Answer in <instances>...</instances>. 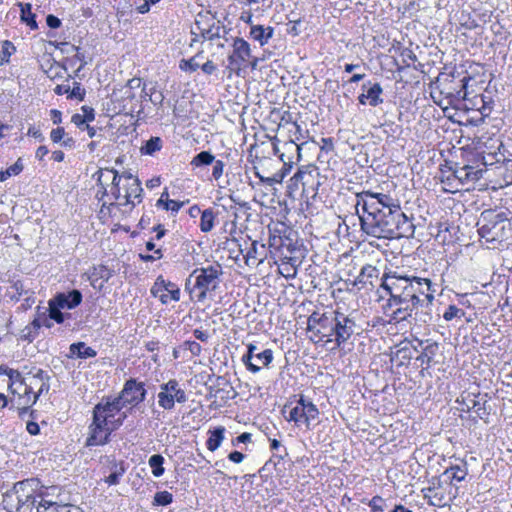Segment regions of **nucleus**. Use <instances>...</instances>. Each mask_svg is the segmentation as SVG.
Returning <instances> with one entry per match:
<instances>
[{"mask_svg": "<svg viewBox=\"0 0 512 512\" xmlns=\"http://www.w3.org/2000/svg\"><path fill=\"white\" fill-rule=\"evenodd\" d=\"M356 214L361 231L383 239L412 238L415 225L390 195L362 191L356 194Z\"/></svg>", "mask_w": 512, "mask_h": 512, "instance_id": "obj_1", "label": "nucleus"}, {"mask_svg": "<svg viewBox=\"0 0 512 512\" xmlns=\"http://www.w3.org/2000/svg\"><path fill=\"white\" fill-rule=\"evenodd\" d=\"M381 287L390 295L388 306L397 307L390 314L389 323L410 321L414 310L420 306L432 304L436 291L428 278L401 275L397 272L386 274L382 279Z\"/></svg>", "mask_w": 512, "mask_h": 512, "instance_id": "obj_2", "label": "nucleus"}, {"mask_svg": "<svg viewBox=\"0 0 512 512\" xmlns=\"http://www.w3.org/2000/svg\"><path fill=\"white\" fill-rule=\"evenodd\" d=\"M307 331L314 343L333 344V349L343 348L354 336L362 333L356 322V313H344L340 309L324 313L313 312L307 319Z\"/></svg>", "mask_w": 512, "mask_h": 512, "instance_id": "obj_3", "label": "nucleus"}, {"mask_svg": "<svg viewBox=\"0 0 512 512\" xmlns=\"http://www.w3.org/2000/svg\"><path fill=\"white\" fill-rule=\"evenodd\" d=\"M40 481L37 478H29L19 481L3 494L2 504L8 512H32L39 504L37 501L41 495L37 494Z\"/></svg>", "mask_w": 512, "mask_h": 512, "instance_id": "obj_4", "label": "nucleus"}, {"mask_svg": "<svg viewBox=\"0 0 512 512\" xmlns=\"http://www.w3.org/2000/svg\"><path fill=\"white\" fill-rule=\"evenodd\" d=\"M220 265L196 268L186 279L185 288L189 289L192 278H195L193 288L199 291L197 295L198 301H204L208 291H214L219 284V277L222 275Z\"/></svg>", "mask_w": 512, "mask_h": 512, "instance_id": "obj_5", "label": "nucleus"}, {"mask_svg": "<svg viewBox=\"0 0 512 512\" xmlns=\"http://www.w3.org/2000/svg\"><path fill=\"white\" fill-rule=\"evenodd\" d=\"M508 220L506 212L484 210L478 222V234L487 242L500 241L504 234V222Z\"/></svg>", "mask_w": 512, "mask_h": 512, "instance_id": "obj_6", "label": "nucleus"}, {"mask_svg": "<svg viewBox=\"0 0 512 512\" xmlns=\"http://www.w3.org/2000/svg\"><path fill=\"white\" fill-rule=\"evenodd\" d=\"M146 396L145 383L135 378L126 380L122 390L117 395L118 399L122 401L123 406H129L130 410L141 404L146 399Z\"/></svg>", "mask_w": 512, "mask_h": 512, "instance_id": "obj_7", "label": "nucleus"}, {"mask_svg": "<svg viewBox=\"0 0 512 512\" xmlns=\"http://www.w3.org/2000/svg\"><path fill=\"white\" fill-rule=\"evenodd\" d=\"M258 350L255 344L250 343L247 345V352L242 356V362L247 370L252 373L259 372L261 367H267L273 360V351L271 349Z\"/></svg>", "mask_w": 512, "mask_h": 512, "instance_id": "obj_8", "label": "nucleus"}, {"mask_svg": "<svg viewBox=\"0 0 512 512\" xmlns=\"http://www.w3.org/2000/svg\"><path fill=\"white\" fill-rule=\"evenodd\" d=\"M124 408L117 396H103L92 411V416L103 422H110Z\"/></svg>", "mask_w": 512, "mask_h": 512, "instance_id": "obj_9", "label": "nucleus"}, {"mask_svg": "<svg viewBox=\"0 0 512 512\" xmlns=\"http://www.w3.org/2000/svg\"><path fill=\"white\" fill-rule=\"evenodd\" d=\"M89 435L86 439L85 445L91 446H102L110 441L112 432L108 427V422H103L99 418L92 416V422L88 426Z\"/></svg>", "mask_w": 512, "mask_h": 512, "instance_id": "obj_10", "label": "nucleus"}, {"mask_svg": "<svg viewBox=\"0 0 512 512\" xmlns=\"http://www.w3.org/2000/svg\"><path fill=\"white\" fill-rule=\"evenodd\" d=\"M13 398L10 399V409H16L19 417L23 418L29 411V408L37 402L33 396L31 385H25L22 390H13Z\"/></svg>", "mask_w": 512, "mask_h": 512, "instance_id": "obj_11", "label": "nucleus"}, {"mask_svg": "<svg viewBox=\"0 0 512 512\" xmlns=\"http://www.w3.org/2000/svg\"><path fill=\"white\" fill-rule=\"evenodd\" d=\"M233 52L228 56L231 65H242L252 58V49L250 44L243 38L236 37L233 40Z\"/></svg>", "mask_w": 512, "mask_h": 512, "instance_id": "obj_12", "label": "nucleus"}, {"mask_svg": "<svg viewBox=\"0 0 512 512\" xmlns=\"http://www.w3.org/2000/svg\"><path fill=\"white\" fill-rule=\"evenodd\" d=\"M273 151L274 154L279 155L283 163V167L280 171H285V169H289L290 171L294 163L293 154H297V160L300 159L301 145L296 144L294 141H288L283 144L282 152H280L278 146L273 144Z\"/></svg>", "mask_w": 512, "mask_h": 512, "instance_id": "obj_13", "label": "nucleus"}, {"mask_svg": "<svg viewBox=\"0 0 512 512\" xmlns=\"http://www.w3.org/2000/svg\"><path fill=\"white\" fill-rule=\"evenodd\" d=\"M83 299L82 293L80 290L73 289L67 293L60 292L57 293L53 298L49 300V302L53 303L56 307L61 309H74L78 305L81 304Z\"/></svg>", "mask_w": 512, "mask_h": 512, "instance_id": "obj_14", "label": "nucleus"}, {"mask_svg": "<svg viewBox=\"0 0 512 512\" xmlns=\"http://www.w3.org/2000/svg\"><path fill=\"white\" fill-rule=\"evenodd\" d=\"M29 385H31V388L33 389V384H35L36 381H40V386L38 388V391L36 393L33 392V396L35 399H39V397L42 394H47L50 390V379L51 377L49 374L42 370L41 368H33L29 373Z\"/></svg>", "mask_w": 512, "mask_h": 512, "instance_id": "obj_15", "label": "nucleus"}, {"mask_svg": "<svg viewBox=\"0 0 512 512\" xmlns=\"http://www.w3.org/2000/svg\"><path fill=\"white\" fill-rule=\"evenodd\" d=\"M274 36V28L264 25H252L248 37L254 42H258L260 46H265Z\"/></svg>", "mask_w": 512, "mask_h": 512, "instance_id": "obj_16", "label": "nucleus"}, {"mask_svg": "<svg viewBox=\"0 0 512 512\" xmlns=\"http://www.w3.org/2000/svg\"><path fill=\"white\" fill-rule=\"evenodd\" d=\"M361 89L366 92L370 106L377 107L383 103V88L379 82L368 80L361 85Z\"/></svg>", "mask_w": 512, "mask_h": 512, "instance_id": "obj_17", "label": "nucleus"}, {"mask_svg": "<svg viewBox=\"0 0 512 512\" xmlns=\"http://www.w3.org/2000/svg\"><path fill=\"white\" fill-rule=\"evenodd\" d=\"M36 512H84L80 507L72 504H58L56 502L41 500L36 506Z\"/></svg>", "mask_w": 512, "mask_h": 512, "instance_id": "obj_18", "label": "nucleus"}, {"mask_svg": "<svg viewBox=\"0 0 512 512\" xmlns=\"http://www.w3.org/2000/svg\"><path fill=\"white\" fill-rule=\"evenodd\" d=\"M471 77L465 76L460 80V84L454 88H443L440 90L441 94H446L448 98H454L456 100H465L467 97V86L470 82Z\"/></svg>", "mask_w": 512, "mask_h": 512, "instance_id": "obj_19", "label": "nucleus"}, {"mask_svg": "<svg viewBox=\"0 0 512 512\" xmlns=\"http://www.w3.org/2000/svg\"><path fill=\"white\" fill-rule=\"evenodd\" d=\"M438 349L439 345L437 342L426 340V345L421 354L416 358V361L420 362L421 366L425 365V368H429Z\"/></svg>", "mask_w": 512, "mask_h": 512, "instance_id": "obj_20", "label": "nucleus"}, {"mask_svg": "<svg viewBox=\"0 0 512 512\" xmlns=\"http://www.w3.org/2000/svg\"><path fill=\"white\" fill-rule=\"evenodd\" d=\"M170 380L160 385V392L158 393V405L164 410H172L174 408V396L170 392Z\"/></svg>", "mask_w": 512, "mask_h": 512, "instance_id": "obj_21", "label": "nucleus"}, {"mask_svg": "<svg viewBox=\"0 0 512 512\" xmlns=\"http://www.w3.org/2000/svg\"><path fill=\"white\" fill-rule=\"evenodd\" d=\"M69 357H77L80 359L93 358L97 355V352L86 345L84 342H76L69 347Z\"/></svg>", "mask_w": 512, "mask_h": 512, "instance_id": "obj_22", "label": "nucleus"}, {"mask_svg": "<svg viewBox=\"0 0 512 512\" xmlns=\"http://www.w3.org/2000/svg\"><path fill=\"white\" fill-rule=\"evenodd\" d=\"M143 193V188L141 187V182L139 179L133 180L131 183H127L125 190V204H131L132 207L135 206V203L132 201V198L138 199V202H141V197Z\"/></svg>", "mask_w": 512, "mask_h": 512, "instance_id": "obj_23", "label": "nucleus"}, {"mask_svg": "<svg viewBox=\"0 0 512 512\" xmlns=\"http://www.w3.org/2000/svg\"><path fill=\"white\" fill-rule=\"evenodd\" d=\"M316 170L317 168L313 165L302 166L291 178V181H293L295 185L301 183L304 189L305 186L310 184L313 179L312 173L316 172Z\"/></svg>", "mask_w": 512, "mask_h": 512, "instance_id": "obj_24", "label": "nucleus"}, {"mask_svg": "<svg viewBox=\"0 0 512 512\" xmlns=\"http://www.w3.org/2000/svg\"><path fill=\"white\" fill-rule=\"evenodd\" d=\"M20 7V19L25 23L31 30L38 29L36 21V15L32 12V5L30 3H19Z\"/></svg>", "mask_w": 512, "mask_h": 512, "instance_id": "obj_25", "label": "nucleus"}, {"mask_svg": "<svg viewBox=\"0 0 512 512\" xmlns=\"http://www.w3.org/2000/svg\"><path fill=\"white\" fill-rule=\"evenodd\" d=\"M167 289V281L160 275L155 280L150 292L154 297H158L162 304H167L169 296L164 293Z\"/></svg>", "mask_w": 512, "mask_h": 512, "instance_id": "obj_26", "label": "nucleus"}, {"mask_svg": "<svg viewBox=\"0 0 512 512\" xmlns=\"http://www.w3.org/2000/svg\"><path fill=\"white\" fill-rule=\"evenodd\" d=\"M227 33L225 26L220 25V22L213 23L207 29H200L201 36L209 41H214L221 37H224Z\"/></svg>", "mask_w": 512, "mask_h": 512, "instance_id": "obj_27", "label": "nucleus"}, {"mask_svg": "<svg viewBox=\"0 0 512 512\" xmlns=\"http://www.w3.org/2000/svg\"><path fill=\"white\" fill-rule=\"evenodd\" d=\"M29 293L30 288H28L21 280L13 281L7 291V295L15 302L19 301L21 297H24V295H28Z\"/></svg>", "mask_w": 512, "mask_h": 512, "instance_id": "obj_28", "label": "nucleus"}, {"mask_svg": "<svg viewBox=\"0 0 512 512\" xmlns=\"http://www.w3.org/2000/svg\"><path fill=\"white\" fill-rule=\"evenodd\" d=\"M209 433L210 436L206 442V445L208 450L213 452L220 447L224 439L225 428L223 426H219L209 431Z\"/></svg>", "mask_w": 512, "mask_h": 512, "instance_id": "obj_29", "label": "nucleus"}, {"mask_svg": "<svg viewBox=\"0 0 512 512\" xmlns=\"http://www.w3.org/2000/svg\"><path fill=\"white\" fill-rule=\"evenodd\" d=\"M203 58V51H199L196 55L189 59H182L179 62V68L184 72L193 73L201 68L200 60Z\"/></svg>", "mask_w": 512, "mask_h": 512, "instance_id": "obj_30", "label": "nucleus"}, {"mask_svg": "<svg viewBox=\"0 0 512 512\" xmlns=\"http://www.w3.org/2000/svg\"><path fill=\"white\" fill-rule=\"evenodd\" d=\"M169 194L164 191L161 197L157 200L156 206H162L165 210H170L173 213H177L181 207L185 204L183 201L171 200L168 198Z\"/></svg>", "mask_w": 512, "mask_h": 512, "instance_id": "obj_31", "label": "nucleus"}, {"mask_svg": "<svg viewBox=\"0 0 512 512\" xmlns=\"http://www.w3.org/2000/svg\"><path fill=\"white\" fill-rule=\"evenodd\" d=\"M162 147H163V140L158 136H152L140 148V152L142 155L152 156L156 152L160 151L162 149Z\"/></svg>", "mask_w": 512, "mask_h": 512, "instance_id": "obj_32", "label": "nucleus"}, {"mask_svg": "<svg viewBox=\"0 0 512 512\" xmlns=\"http://www.w3.org/2000/svg\"><path fill=\"white\" fill-rule=\"evenodd\" d=\"M485 403H486V401H484V403L481 404L479 400H477L475 398L471 399V400H469L468 403L465 404L466 410L470 411L471 409H474L477 416L480 419L484 420L486 423H488V418H489L490 412L486 408Z\"/></svg>", "mask_w": 512, "mask_h": 512, "instance_id": "obj_33", "label": "nucleus"}, {"mask_svg": "<svg viewBox=\"0 0 512 512\" xmlns=\"http://www.w3.org/2000/svg\"><path fill=\"white\" fill-rule=\"evenodd\" d=\"M110 470H111V473L109 474V476H107L105 478V482L108 485H117L120 481V478L125 473V467H124L123 462H120V463L113 462Z\"/></svg>", "mask_w": 512, "mask_h": 512, "instance_id": "obj_34", "label": "nucleus"}, {"mask_svg": "<svg viewBox=\"0 0 512 512\" xmlns=\"http://www.w3.org/2000/svg\"><path fill=\"white\" fill-rule=\"evenodd\" d=\"M9 380H10V384H9V390L12 392L13 390H22L24 389L25 385H29V383H27V380H29L28 378H24L22 376V374L18 371V370H15L13 369V371H9Z\"/></svg>", "mask_w": 512, "mask_h": 512, "instance_id": "obj_35", "label": "nucleus"}, {"mask_svg": "<svg viewBox=\"0 0 512 512\" xmlns=\"http://www.w3.org/2000/svg\"><path fill=\"white\" fill-rule=\"evenodd\" d=\"M215 213L211 208L205 209L201 213L200 230L204 233L210 232L214 227Z\"/></svg>", "mask_w": 512, "mask_h": 512, "instance_id": "obj_36", "label": "nucleus"}, {"mask_svg": "<svg viewBox=\"0 0 512 512\" xmlns=\"http://www.w3.org/2000/svg\"><path fill=\"white\" fill-rule=\"evenodd\" d=\"M378 269L373 265H365L362 267L359 275L356 278V281L360 284H367L368 282L372 284L370 279L374 277H378Z\"/></svg>", "mask_w": 512, "mask_h": 512, "instance_id": "obj_37", "label": "nucleus"}, {"mask_svg": "<svg viewBox=\"0 0 512 512\" xmlns=\"http://www.w3.org/2000/svg\"><path fill=\"white\" fill-rule=\"evenodd\" d=\"M304 397L301 396L300 399L297 402V405L293 407L290 412L289 416L287 417L288 421H293L295 424L304 423Z\"/></svg>", "mask_w": 512, "mask_h": 512, "instance_id": "obj_38", "label": "nucleus"}, {"mask_svg": "<svg viewBox=\"0 0 512 512\" xmlns=\"http://www.w3.org/2000/svg\"><path fill=\"white\" fill-rule=\"evenodd\" d=\"M303 406L305 408L304 409V423H305L306 427L309 429L310 422L318 418L319 410L316 407V405H314L311 401H307L305 398H304Z\"/></svg>", "mask_w": 512, "mask_h": 512, "instance_id": "obj_39", "label": "nucleus"}, {"mask_svg": "<svg viewBox=\"0 0 512 512\" xmlns=\"http://www.w3.org/2000/svg\"><path fill=\"white\" fill-rule=\"evenodd\" d=\"M254 169H255V175L259 178V180L262 183L269 185V186H273L276 183H281L283 181V179L285 178V176L289 173V169H285V171H279L270 177H264L257 171L256 167H254Z\"/></svg>", "mask_w": 512, "mask_h": 512, "instance_id": "obj_40", "label": "nucleus"}, {"mask_svg": "<svg viewBox=\"0 0 512 512\" xmlns=\"http://www.w3.org/2000/svg\"><path fill=\"white\" fill-rule=\"evenodd\" d=\"M164 457L160 454H154L150 456L148 460V464L152 469V474L155 477H160L164 474Z\"/></svg>", "mask_w": 512, "mask_h": 512, "instance_id": "obj_41", "label": "nucleus"}, {"mask_svg": "<svg viewBox=\"0 0 512 512\" xmlns=\"http://www.w3.org/2000/svg\"><path fill=\"white\" fill-rule=\"evenodd\" d=\"M214 155L210 151H201L195 155L191 161L192 166H207L214 162Z\"/></svg>", "mask_w": 512, "mask_h": 512, "instance_id": "obj_42", "label": "nucleus"}, {"mask_svg": "<svg viewBox=\"0 0 512 512\" xmlns=\"http://www.w3.org/2000/svg\"><path fill=\"white\" fill-rule=\"evenodd\" d=\"M451 475V479L457 480L458 482H461L465 480L468 470L466 467V464L463 466L454 465L447 468L444 472V475Z\"/></svg>", "mask_w": 512, "mask_h": 512, "instance_id": "obj_43", "label": "nucleus"}, {"mask_svg": "<svg viewBox=\"0 0 512 512\" xmlns=\"http://www.w3.org/2000/svg\"><path fill=\"white\" fill-rule=\"evenodd\" d=\"M24 166L22 163V159L19 158L13 165L8 167L5 171L0 172V182L6 181L11 176H16L20 174L23 170Z\"/></svg>", "mask_w": 512, "mask_h": 512, "instance_id": "obj_44", "label": "nucleus"}, {"mask_svg": "<svg viewBox=\"0 0 512 512\" xmlns=\"http://www.w3.org/2000/svg\"><path fill=\"white\" fill-rule=\"evenodd\" d=\"M170 392L173 393L174 396V403H185L187 401V395L185 391L180 387L179 383L175 379L170 380Z\"/></svg>", "mask_w": 512, "mask_h": 512, "instance_id": "obj_45", "label": "nucleus"}, {"mask_svg": "<svg viewBox=\"0 0 512 512\" xmlns=\"http://www.w3.org/2000/svg\"><path fill=\"white\" fill-rule=\"evenodd\" d=\"M16 48L14 44L9 41L5 40L2 43V51L0 55V65H3L4 63H7L9 61L10 56L13 52H15Z\"/></svg>", "mask_w": 512, "mask_h": 512, "instance_id": "obj_46", "label": "nucleus"}, {"mask_svg": "<svg viewBox=\"0 0 512 512\" xmlns=\"http://www.w3.org/2000/svg\"><path fill=\"white\" fill-rule=\"evenodd\" d=\"M453 175L456 179H458L462 184L469 182V169L470 165L458 166L455 168H451Z\"/></svg>", "mask_w": 512, "mask_h": 512, "instance_id": "obj_47", "label": "nucleus"}, {"mask_svg": "<svg viewBox=\"0 0 512 512\" xmlns=\"http://www.w3.org/2000/svg\"><path fill=\"white\" fill-rule=\"evenodd\" d=\"M173 501V495L168 491L157 492L154 496L153 504L157 506H167Z\"/></svg>", "mask_w": 512, "mask_h": 512, "instance_id": "obj_48", "label": "nucleus"}, {"mask_svg": "<svg viewBox=\"0 0 512 512\" xmlns=\"http://www.w3.org/2000/svg\"><path fill=\"white\" fill-rule=\"evenodd\" d=\"M48 304V312L50 319L54 320L58 324H62L66 319V314L61 312V308L56 307L55 305H53V303L48 302Z\"/></svg>", "mask_w": 512, "mask_h": 512, "instance_id": "obj_49", "label": "nucleus"}, {"mask_svg": "<svg viewBox=\"0 0 512 512\" xmlns=\"http://www.w3.org/2000/svg\"><path fill=\"white\" fill-rule=\"evenodd\" d=\"M257 246L258 243L256 241H253L251 243V247L247 250L246 254H244L245 263L249 265H256L257 264Z\"/></svg>", "mask_w": 512, "mask_h": 512, "instance_id": "obj_50", "label": "nucleus"}, {"mask_svg": "<svg viewBox=\"0 0 512 512\" xmlns=\"http://www.w3.org/2000/svg\"><path fill=\"white\" fill-rule=\"evenodd\" d=\"M93 276L97 279H102L103 281L108 282L113 276V271L104 265H100L94 268Z\"/></svg>", "mask_w": 512, "mask_h": 512, "instance_id": "obj_51", "label": "nucleus"}, {"mask_svg": "<svg viewBox=\"0 0 512 512\" xmlns=\"http://www.w3.org/2000/svg\"><path fill=\"white\" fill-rule=\"evenodd\" d=\"M85 94V90L81 88V84L79 82H74L73 88H70V91L68 93V98H76L80 101H83Z\"/></svg>", "mask_w": 512, "mask_h": 512, "instance_id": "obj_52", "label": "nucleus"}, {"mask_svg": "<svg viewBox=\"0 0 512 512\" xmlns=\"http://www.w3.org/2000/svg\"><path fill=\"white\" fill-rule=\"evenodd\" d=\"M460 315H464V312L462 309L458 308L455 305H449L447 310L443 314V318L446 321H451L455 317H459Z\"/></svg>", "mask_w": 512, "mask_h": 512, "instance_id": "obj_53", "label": "nucleus"}, {"mask_svg": "<svg viewBox=\"0 0 512 512\" xmlns=\"http://www.w3.org/2000/svg\"><path fill=\"white\" fill-rule=\"evenodd\" d=\"M127 418V412H122L118 418H113L108 422V427L111 432H114L118 430L124 423L125 419Z\"/></svg>", "mask_w": 512, "mask_h": 512, "instance_id": "obj_54", "label": "nucleus"}, {"mask_svg": "<svg viewBox=\"0 0 512 512\" xmlns=\"http://www.w3.org/2000/svg\"><path fill=\"white\" fill-rule=\"evenodd\" d=\"M66 135L67 133L63 127H57L50 132V139L53 143H61Z\"/></svg>", "mask_w": 512, "mask_h": 512, "instance_id": "obj_55", "label": "nucleus"}, {"mask_svg": "<svg viewBox=\"0 0 512 512\" xmlns=\"http://www.w3.org/2000/svg\"><path fill=\"white\" fill-rule=\"evenodd\" d=\"M143 3L136 6V10L140 14H146L150 11V8L157 3H159L161 0H142Z\"/></svg>", "mask_w": 512, "mask_h": 512, "instance_id": "obj_56", "label": "nucleus"}, {"mask_svg": "<svg viewBox=\"0 0 512 512\" xmlns=\"http://www.w3.org/2000/svg\"><path fill=\"white\" fill-rule=\"evenodd\" d=\"M167 287L168 289L166 290L169 295H170V299H172L173 301H179L180 300V289L177 287L176 284L170 282V281H167Z\"/></svg>", "mask_w": 512, "mask_h": 512, "instance_id": "obj_57", "label": "nucleus"}, {"mask_svg": "<svg viewBox=\"0 0 512 512\" xmlns=\"http://www.w3.org/2000/svg\"><path fill=\"white\" fill-rule=\"evenodd\" d=\"M212 164H213L212 175L216 180H218L223 175V170H224L225 164L223 161L215 160V159Z\"/></svg>", "mask_w": 512, "mask_h": 512, "instance_id": "obj_58", "label": "nucleus"}, {"mask_svg": "<svg viewBox=\"0 0 512 512\" xmlns=\"http://www.w3.org/2000/svg\"><path fill=\"white\" fill-rule=\"evenodd\" d=\"M383 502V498L381 496H374L368 503L372 512H383V508L381 503Z\"/></svg>", "mask_w": 512, "mask_h": 512, "instance_id": "obj_59", "label": "nucleus"}, {"mask_svg": "<svg viewBox=\"0 0 512 512\" xmlns=\"http://www.w3.org/2000/svg\"><path fill=\"white\" fill-rule=\"evenodd\" d=\"M184 345L195 356H198L202 351L201 345L196 341H186Z\"/></svg>", "mask_w": 512, "mask_h": 512, "instance_id": "obj_60", "label": "nucleus"}, {"mask_svg": "<svg viewBox=\"0 0 512 512\" xmlns=\"http://www.w3.org/2000/svg\"><path fill=\"white\" fill-rule=\"evenodd\" d=\"M46 24L51 29H57L61 26L62 22L57 16L48 14L46 17Z\"/></svg>", "mask_w": 512, "mask_h": 512, "instance_id": "obj_61", "label": "nucleus"}, {"mask_svg": "<svg viewBox=\"0 0 512 512\" xmlns=\"http://www.w3.org/2000/svg\"><path fill=\"white\" fill-rule=\"evenodd\" d=\"M71 122L77 126L79 129H84L85 128V125H88L87 124V120L85 119V117H83L81 114H74L71 118Z\"/></svg>", "mask_w": 512, "mask_h": 512, "instance_id": "obj_62", "label": "nucleus"}, {"mask_svg": "<svg viewBox=\"0 0 512 512\" xmlns=\"http://www.w3.org/2000/svg\"><path fill=\"white\" fill-rule=\"evenodd\" d=\"M201 70L206 75H212L216 72L217 66L211 60H208L201 65Z\"/></svg>", "mask_w": 512, "mask_h": 512, "instance_id": "obj_63", "label": "nucleus"}, {"mask_svg": "<svg viewBox=\"0 0 512 512\" xmlns=\"http://www.w3.org/2000/svg\"><path fill=\"white\" fill-rule=\"evenodd\" d=\"M81 110L83 114H81L88 122H91L95 119V111L90 106H82Z\"/></svg>", "mask_w": 512, "mask_h": 512, "instance_id": "obj_64", "label": "nucleus"}]
</instances>
